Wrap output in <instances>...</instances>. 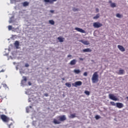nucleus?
I'll use <instances>...</instances> for the list:
<instances>
[{
	"label": "nucleus",
	"mask_w": 128,
	"mask_h": 128,
	"mask_svg": "<svg viewBox=\"0 0 128 128\" xmlns=\"http://www.w3.org/2000/svg\"><path fill=\"white\" fill-rule=\"evenodd\" d=\"M65 84L66 86H68V88H70L72 86V84L68 82H66Z\"/></svg>",
	"instance_id": "nucleus-23"
},
{
	"label": "nucleus",
	"mask_w": 128,
	"mask_h": 128,
	"mask_svg": "<svg viewBox=\"0 0 128 128\" xmlns=\"http://www.w3.org/2000/svg\"><path fill=\"white\" fill-rule=\"evenodd\" d=\"M28 86H32V82H28Z\"/></svg>",
	"instance_id": "nucleus-38"
},
{
	"label": "nucleus",
	"mask_w": 128,
	"mask_h": 128,
	"mask_svg": "<svg viewBox=\"0 0 128 128\" xmlns=\"http://www.w3.org/2000/svg\"><path fill=\"white\" fill-rule=\"evenodd\" d=\"M108 96L109 98H110V100H114L115 102H116V100H118V98L114 96V94H109Z\"/></svg>",
	"instance_id": "nucleus-3"
},
{
	"label": "nucleus",
	"mask_w": 128,
	"mask_h": 128,
	"mask_svg": "<svg viewBox=\"0 0 128 128\" xmlns=\"http://www.w3.org/2000/svg\"><path fill=\"white\" fill-rule=\"evenodd\" d=\"M124 74V70H119V73L118 74Z\"/></svg>",
	"instance_id": "nucleus-20"
},
{
	"label": "nucleus",
	"mask_w": 128,
	"mask_h": 128,
	"mask_svg": "<svg viewBox=\"0 0 128 128\" xmlns=\"http://www.w3.org/2000/svg\"><path fill=\"white\" fill-rule=\"evenodd\" d=\"M49 24H50L54 25V20H50Z\"/></svg>",
	"instance_id": "nucleus-26"
},
{
	"label": "nucleus",
	"mask_w": 128,
	"mask_h": 128,
	"mask_svg": "<svg viewBox=\"0 0 128 128\" xmlns=\"http://www.w3.org/2000/svg\"><path fill=\"white\" fill-rule=\"evenodd\" d=\"M0 88H1V87H0Z\"/></svg>",
	"instance_id": "nucleus-50"
},
{
	"label": "nucleus",
	"mask_w": 128,
	"mask_h": 128,
	"mask_svg": "<svg viewBox=\"0 0 128 128\" xmlns=\"http://www.w3.org/2000/svg\"><path fill=\"white\" fill-rule=\"evenodd\" d=\"M28 66H30V65L28 64H25V67L26 68H28Z\"/></svg>",
	"instance_id": "nucleus-34"
},
{
	"label": "nucleus",
	"mask_w": 128,
	"mask_h": 128,
	"mask_svg": "<svg viewBox=\"0 0 128 128\" xmlns=\"http://www.w3.org/2000/svg\"><path fill=\"white\" fill-rule=\"evenodd\" d=\"M95 118H96V120H98V119L100 118V116L98 115H96L95 116Z\"/></svg>",
	"instance_id": "nucleus-30"
},
{
	"label": "nucleus",
	"mask_w": 128,
	"mask_h": 128,
	"mask_svg": "<svg viewBox=\"0 0 128 128\" xmlns=\"http://www.w3.org/2000/svg\"><path fill=\"white\" fill-rule=\"evenodd\" d=\"M93 26L95 28H99L102 26V24H100V22H95L93 24Z\"/></svg>",
	"instance_id": "nucleus-2"
},
{
	"label": "nucleus",
	"mask_w": 128,
	"mask_h": 128,
	"mask_svg": "<svg viewBox=\"0 0 128 128\" xmlns=\"http://www.w3.org/2000/svg\"><path fill=\"white\" fill-rule=\"evenodd\" d=\"M74 30H77V32H82V34H85L86 32V31H84V30L80 28H75Z\"/></svg>",
	"instance_id": "nucleus-8"
},
{
	"label": "nucleus",
	"mask_w": 128,
	"mask_h": 128,
	"mask_svg": "<svg viewBox=\"0 0 128 128\" xmlns=\"http://www.w3.org/2000/svg\"><path fill=\"white\" fill-rule=\"evenodd\" d=\"M73 86H75V88H76L78 86H80L82 84V82L81 81H78L74 83H73L72 84Z\"/></svg>",
	"instance_id": "nucleus-4"
},
{
	"label": "nucleus",
	"mask_w": 128,
	"mask_h": 128,
	"mask_svg": "<svg viewBox=\"0 0 128 128\" xmlns=\"http://www.w3.org/2000/svg\"><path fill=\"white\" fill-rule=\"evenodd\" d=\"M109 3L112 4V0L109 1Z\"/></svg>",
	"instance_id": "nucleus-43"
},
{
	"label": "nucleus",
	"mask_w": 128,
	"mask_h": 128,
	"mask_svg": "<svg viewBox=\"0 0 128 128\" xmlns=\"http://www.w3.org/2000/svg\"><path fill=\"white\" fill-rule=\"evenodd\" d=\"M57 0H52V4H54V2H56Z\"/></svg>",
	"instance_id": "nucleus-41"
},
{
	"label": "nucleus",
	"mask_w": 128,
	"mask_h": 128,
	"mask_svg": "<svg viewBox=\"0 0 128 128\" xmlns=\"http://www.w3.org/2000/svg\"><path fill=\"white\" fill-rule=\"evenodd\" d=\"M44 95L45 96H48V93H45Z\"/></svg>",
	"instance_id": "nucleus-36"
},
{
	"label": "nucleus",
	"mask_w": 128,
	"mask_h": 128,
	"mask_svg": "<svg viewBox=\"0 0 128 128\" xmlns=\"http://www.w3.org/2000/svg\"><path fill=\"white\" fill-rule=\"evenodd\" d=\"M74 72H75V74H78L80 72V70H74Z\"/></svg>",
	"instance_id": "nucleus-21"
},
{
	"label": "nucleus",
	"mask_w": 128,
	"mask_h": 128,
	"mask_svg": "<svg viewBox=\"0 0 128 128\" xmlns=\"http://www.w3.org/2000/svg\"><path fill=\"white\" fill-rule=\"evenodd\" d=\"M26 112H28V110H27V111H26Z\"/></svg>",
	"instance_id": "nucleus-46"
},
{
	"label": "nucleus",
	"mask_w": 128,
	"mask_h": 128,
	"mask_svg": "<svg viewBox=\"0 0 128 128\" xmlns=\"http://www.w3.org/2000/svg\"><path fill=\"white\" fill-rule=\"evenodd\" d=\"M110 6L111 8H116V4L115 3H112L110 4Z\"/></svg>",
	"instance_id": "nucleus-27"
},
{
	"label": "nucleus",
	"mask_w": 128,
	"mask_h": 128,
	"mask_svg": "<svg viewBox=\"0 0 128 128\" xmlns=\"http://www.w3.org/2000/svg\"><path fill=\"white\" fill-rule=\"evenodd\" d=\"M1 118L3 120V122H8L10 120V118H7L6 115L4 114L1 115Z\"/></svg>",
	"instance_id": "nucleus-5"
},
{
	"label": "nucleus",
	"mask_w": 128,
	"mask_h": 128,
	"mask_svg": "<svg viewBox=\"0 0 128 128\" xmlns=\"http://www.w3.org/2000/svg\"><path fill=\"white\" fill-rule=\"evenodd\" d=\"M83 52H92V49L90 48H85L82 50Z\"/></svg>",
	"instance_id": "nucleus-12"
},
{
	"label": "nucleus",
	"mask_w": 128,
	"mask_h": 128,
	"mask_svg": "<svg viewBox=\"0 0 128 128\" xmlns=\"http://www.w3.org/2000/svg\"><path fill=\"white\" fill-rule=\"evenodd\" d=\"M72 10H73V12H76V11L78 10V9H77V8H72Z\"/></svg>",
	"instance_id": "nucleus-32"
},
{
	"label": "nucleus",
	"mask_w": 128,
	"mask_h": 128,
	"mask_svg": "<svg viewBox=\"0 0 128 128\" xmlns=\"http://www.w3.org/2000/svg\"><path fill=\"white\" fill-rule=\"evenodd\" d=\"M62 80H64V78H62Z\"/></svg>",
	"instance_id": "nucleus-44"
},
{
	"label": "nucleus",
	"mask_w": 128,
	"mask_h": 128,
	"mask_svg": "<svg viewBox=\"0 0 128 128\" xmlns=\"http://www.w3.org/2000/svg\"><path fill=\"white\" fill-rule=\"evenodd\" d=\"M84 76H88V72H84Z\"/></svg>",
	"instance_id": "nucleus-33"
},
{
	"label": "nucleus",
	"mask_w": 128,
	"mask_h": 128,
	"mask_svg": "<svg viewBox=\"0 0 128 128\" xmlns=\"http://www.w3.org/2000/svg\"><path fill=\"white\" fill-rule=\"evenodd\" d=\"M26 110H28V108L26 109Z\"/></svg>",
	"instance_id": "nucleus-48"
},
{
	"label": "nucleus",
	"mask_w": 128,
	"mask_h": 128,
	"mask_svg": "<svg viewBox=\"0 0 128 128\" xmlns=\"http://www.w3.org/2000/svg\"><path fill=\"white\" fill-rule=\"evenodd\" d=\"M58 40H59L60 42H64V38L59 36L58 38Z\"/></svg>",
	"instance_id": "nucleus-15"
},
{
	"label": "nucleus",
	"mask_w": 128,
	"mask_h": 128,
	"mask_svg": "<svg viewBox=\"0 0 128 128\" xmlns=\"http://www.w3.org/2000/svg\"><path fill=\"white\" fill-rule=\"evenodd\" d=\"M96 12H100V10H98V8H96Z\"/></svg>",
	"instance_id": "nucleus-37"
},
{
	"label": "nucleus",
	"mask_w": 128,
	"mask_h": 128,
	"mask_svg": "<svg viewBox=\"0 0 128 128\" xmlns=\"http://www.w3.org/2000/svg\"><path fill=\"white\" fill-rule=\"evenodd\" d=\"M118 48L120 50V52H125L126 50L124 48V46H122L118 45Z\"/></svg>",
	"instance_id": "nucleus-11"
},
{
	"label": "nucleus",
	"mask_w": 128,
	"mask_h": 128,
	"mask_svg": "<svg viewBox=\"0 0 128 128\" xmlns=\"http://www.w3.org/2000/svg\"><path fill=\"white\" fill-rule=\"evenodd\" d=\"M14 30V28H12V26H10H10H8V30Z\"/></svg>",
	"instance_id": "nucleus-25"
},
{
	"label": "nucleus",
	"mask_w": 128,
	"mask_h": 128,
	"mask_svg": "<svg viewBox=\"0 0 128 128\" xmlns=\"http://www.w3.org/2000/svg\"><path fill=\"white\" fill-rule=\"evenodd\" d=\"M4 72V70H2L0 71V72Z\"/></svg>",
	"instance_id": "nucleus-40"
},
{
	"label": "nucleus",
	"mask_w": 128,
	"mask_h": 128,
	"mask_svg": "<svg viewBox=\"0 0 128 128\" xmlns=\"http://www.w3.org/2000/svg\"><path fill=\"white\" fill-rule=\"evenodd\" d=\"M14 128V124L12 123H10V124L8 125L9 128Z\"/></svg>",
	"instance_id": "nucleus-29"
},
{
	"label": "nucleus",
	"mask_w": 128,
	"mask_h": 128,
	"mask_svg": "<svg viewBox=\"0 0 128 128\" xmlns=\"http://www.w3.org/2000/svg\"><path fill=\"white\" fill-rule=\"evenodd\" d=\"M30 108H32V106H30Z\"/></svg>",
	"instance_id": "nucleus-45"
},
{
	"label": "nucleus",
	"mask_w": 128,
	"mask_h": 128,
	"mask_svg": "<svg viewBox=\"0 0 128 128\" xmlns=\"http://www.w3.org/2000/svg\"><path fill=\"white\" fill-rule=\"evenodd\" d=\"M23 6H28V4H30V2H24L22 3Z\"/></svg>",
	"instance_id": "nucleus-18"
},
{
	"label": "nucleus",
	"mask_w": 128,
	"mask_h": 128,
	"mask_svg": "<svg viewBox=\"0 0 128 128\" xmlns=\"http://www.w3.org/2000/svg\"><path fill=\"white\" fill-rule=\"evenodd\" d=\"M68 58H72V55L68 54Z\"/></svg>",
	"instance_id": "nucleus-39"
},
{
	"label": "nucleus",
	"mask_w": 128,
	"mask_h": 128,
	"mask_svg": "<svg viewBox=\"0 0 128 128\" xmlns=\"http://www.w3.org/2000/svg\"><path fill=\"white\" fill-rule=\"evenodd\" d=\"M84 92L85 94H86V96H90V92L88 90H85Z\"/></svg>",
	"instance_id": "nucleus-24"
},
{
	"label": "nucleus",
	"mask_w": 128,
	"mask_h": 128,
	"mask_svg": "<svg viewBox=\"0 0 128 128\" xmlns=\"http://www.w3.org/2000/svg\"><path fill=\"white\" fill-rule=\"evenodd\" d=\"M50 12H51L52 14H54V10H50Z\"/></svg>",
	"instance_id": "nucleus-35"
},
{
	"label": "nucleus",
	"mask_w": 128,
	"mask_h": 128,
	"mask_svg": "<svg viewBox=\"0 0 128 128\" xmlns=\"http://www.w3.org/2000/svg\"><path fill=\"white\" fill-rule=\"evenodd\" d=\"M100 14H96V16L93 17L94 20H98V18H100Z\"/></svg>",
	"instance_id": "nucleus-19"
},
{
	"label": "nucleus",
	"mask_w": 128,
	"mask_h": 128,
	"mask_svg": "<svg viewBox=\"0 0 128 128\" xmlns=\"http://www.w3.org/2000/svg\"><path fill=\"white\" fill-rule=\"evenodd\" d=\"M79 42H82V44H84L85 46H88V44H90V42H88V40H80Z\"/></svg>",
	"instance_id": "nucleus-7"
},
{
	"label": "nucleus",
	"mask_w": 128,
	"mask_h": 128,
	"mask_svg": "<svg viewBox=\"0 0 128 128\" xmlns=\"http://www.w3.org/2000/svg\"><path fill=\"white\" fill-rule=\"evenodd\" d=\"M116 18H122V15L120 14H116Z\"/></svg>",
	"instance_id": "nucleus-22"
},
{
	"label": "nucleus",
	"mask_w": 128,
	"mask_h": 128,
	"mask_svg": "<svg viewBox=\"0 0 128 128\" xmlns=\"http://www.w3.org/2000/svg\"><path fill=\"white\" fill-rule=\"evenodd\" d=\"M14 46L16 48H18V46H20V42L18 41H16L14 42Z\"/></svg>",
	"instance_id": "nucleus-16"
},
{
	"label": "nucleus",
	"mask_w": 128,
	"mask_h": 128,
	"mask_svg": "<svg viewBox=\"0 0 128 128\" xmlns=\"http://www.w3.org/2000/svg\"><path fill=\"white\" fill-rule=\"evenodd\" d=\"M14 30H16V28H14Z\"/></svg>",
	"instance_id": "nucleus-49"
},
{
	"label": "nucleus",
	"mask_w": 128,
	"mask_h": 128,
	"mask_svg": "<svg viewBox=\"0 0 128 128\" xmlns=\"http://www.w3.org/2000/svg\"><path fill=\"white\" fill-rule=\"evenodd\" d=\"M92 84H96V82H98V72H95L92 78Z\"/></svg>",
	"instance_id": "nucleus-1"
},
{
	"label": "nucleus",
	"mask_w": 128,
	"mask_h": 128,
	"mask_svg": "<svg viewBox=\"0 0 128 128\" xmlns=\"http://www.w3.org/2000/svg\"><path fill=\"white\" fill-rule=\"evenodd\" d=\"M110 104H111L112 106H116V103H114V102H110Z\"/></svg>",
	"instance_id": "nucleus-31"
},
{
	"label": "nucleus",
	"mask_w": 128,
	"mask_h": 128,
	"mask_svg": "<svg viewBox=\"0 0 128 128\" xmlns=\"http://www.w3.org/2000/svg\"><path fill=\"white\" fill-rule=\"evenodd\" d=\"M44 2H50V4H52V1L50 0H44Z\"/></svg>",
	"instance_id": "nucleus-28"
},
{
	"label": "nucleus",
	"mask_w": 128,
	"mask_h": 128,
	"mask_svg": "<svg viewBox=\"0 0 128 128\" xmlns=\"http://www.w3.org/2000/svg\"><path fill=\"white\" fill-rule=\"evenodd\" d=\"M116 106L117 108H124V104L120 102H117L116 103Z\"/></svg>",
	"instance_id": "nucleus-10"
},
{
	"label": "nucleus",
	"mask_w": 128,
	"mask_h": 128,
	"mask_svg": "<svg viewBox=\"0 0 128 128\" xmlns=\"http://www.w3.org/2000/svg\"><path fill=\"white\" fill-rule=\"evenodd\" d=\"M76 64V60H73L70 61V64L71 66H74Z\"/></svg>",
	"instance_id": "nucleus-14"
},
{
	"label": "nucleus",
	"mask_w": 128,
	"mask_h": 128,
	"mask_svg": "<svg viewBox=\"0 0 128 128\" xmlns=\"http://www.w3.org/2000/svg\"><path fill=\"white\" fill-rule=\"evenodd\" d=\"M76 118V114H71L70 116H69V118Z\"/></svg>",
	"instance_id": "nucleus-17"
},
{
	"label": "nucleus",
	"mask_w": 128,
	"mask_h": 128,
	"mask_svg": "<svg viewBox=\"0 0 128 128\" xmlns=\"http://www.w3.org/2000/svg\"><path fill=\"white\" fill-rule=\"evenodd\" d=\"M53 122L54 124H62V122L60 121V120H58L56 118L54 119Z\"/></svg>",
	"instance_id": "nucleus-13"
},
{
	"label": "nucleus",
	"mask_w": 128,
	"mask_h": 128,
	"mask_svg": "<svg viewBox=\"0 0 128 128\" xmlns=\"http://www.w3.org/2000/svg\"><path fill=\"white\" fill-rule=\"evenodd\" d=\"M80 60H84V59H82V58H80Z\"/></svg>",
	"instance_id": "nucleus-42"
},
{
	"label": "nucleus",
	"mask_w": 128,
	"mask_h": 128,
	"mask_svg": "<svg viewBox=\"0 0 128 128\" xmlns=\"http://www.w3.org/2000/svg\"><path fill=\"white\" fill-rule=\"evenodd\" d=\"M12 22H10V24Z\"/></svg>",
	"instance_id": "nucleus-47"
},
{
	"label": "nucleus",
	"mask_w": 128,
	"mask_h": 128,
	"mask_svg": "<svg viewBox=\"0 0 128 128\" xmlns=\"http://www.w3.org/2000/svg\"><path fill=\"white\" fill-rule=\"evenodd\" d=\"M58 118H59L60 122H64V120H66V118L64 115H62V116H59L58 117Z\"/></svg>",
	"instance_id": "nucleus-6"
},
{
	"label": "nucleus",
	"mask_w": 128,
	"mask_h": 128,
	"mask_svg": "<svg viewBox=\"0 0 128 128\" xmlns=\"http://www.w3.org/2000/svg\"><path fill=\"white\" fill-rule=\"evenodd\" d=\"M23 80L21 81V84L22 86H24L26 82V81L28 80V79L26 78V76H24L22 77Z\"/></svg>",
	"instance_id": "nucleus-9"
}]
</instances>
